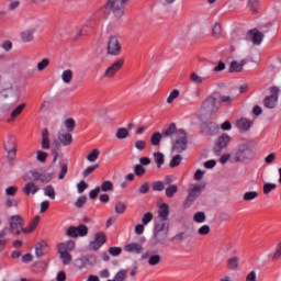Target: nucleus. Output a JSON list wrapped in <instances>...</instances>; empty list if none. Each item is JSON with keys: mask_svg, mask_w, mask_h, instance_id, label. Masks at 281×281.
Segmentation results:
<instances>
[{"mask_svg": "<svg viewBox=\"0 0 281 281\" xmlns=\"http://www.w3.org/2000/svg\"><path fill=\"white\" fill-rule=\"evenodd\" d=\"M178 191H179V188H177V184H170L166 189V196H168V199H172V196H175V194H177Z\"/></svg>", "mask_w": 281, "mask_h": 281, "instance_id": "obj_39", "label": "nucleus"}, {"mask_svg": "<svg viewBox=\"0 0 281 281\" xmlns=\"http://www.w3.org/2000/svg\"><path fill=\"white\" fill-rule=\"evenodd\" d=\"M247 65V60L243 59L241 61H232L229 67L231 74H239L243 71V67Z\"/></svg>", "mask_w": 281, "mask_h": 281, "instance_id": "obj_26", "label": "nucleus"}, {"mask_svg": "<svg viewBox=\"0 0 281 281\" xmlns=\"http://www.w3.org/2000/svg\"><path fill=\"white\" fill-rule=\"evenodd\" d=\"M23 109H25V103H22L18 105L12 112H11V117H18V115H21L23 113Z\"/></svg>", "mask_w": 281, "mask_h": 281, "instance_id": "obj_50", "label": "nucleus"}, {"mask_svg": "<svg viewBox=\"0 0 281 281\" xmlns=\"http://www.w3.org/2000/svg\"><path fill=\"white\" fill-rule=\"evenodd\" d=\"M140 258L142 260H147V265H149V267H157V265H160L161 262V255L153 254L150 250L144 252Z\"/></svg>", "mask_w": 281, "mask_h": 281, "instance_id": "obj_10", "label": "nucleus"}, {"mask_svg": "<svg viewBox=\"0 0 281 281\" xmlns=\"http://www.w3.org/2000/svg\"><path fill=\"white\" fill-rule=\"evenodd\" d=\"M200 236H207L210 234V225H203L198 229Z\"/></svg>", "mask_w": 281, "mask_h": 281, "instance_id": "obj_59", "label": "nucleus"}, {"mask_svg": "<svg viewBox=\"0 0 281 281\" xmlns=\"http://www.w3.org/2000/svg\"><path fill=\"white\" fill-rule=\"evenodd\" d=\"M186 133L183 130H177V125L175 123H171L169 127L166 130L164 137H170L173 140H176L178 137L181 136V134Z\"/></svg>", "mask_w": 281, "mask_h": 281, "instance_id": "obj_17", "label": "nucleus"}, {"mask_svg": "<svg viewBox=\"0 0 281 281\" xmlns=\"http://www.w3.org/2000/svg\"><path fill=\"white\" fill-rule=\"evenodd\" d=\"M226 265H227L228 269H231L232 271L238 270V267H240V257L233 256V257L228 258L226 261Z\"/></svg>", "mask_w": 281, "mask_h": 281, "instance_id": "obj_27", "label": "nucleus"}, {"mask_svg": "<svg viewBox=\"0 0 281 281\" xmlns=\"http://www.w3.org/2000/svg\"><path fill=\"white\" fill-rule=\"evenodd\" d=\"M99 189L101 190V192H113V182L109 180L103 181Z\"/></svg>", "mask_w": 281, "mask_h": 281, "instance_id": "obj_37", "label": "nucleus"}, {"mask_svg": "<svg viewBox=\"0 0 281 281\" xmlns=\"http://www.w3.org/2000/svg\"><path fill=\"white\" fill-rule=\"evenodd\" d=\"M161 137H164V135H161V133H159V132L154 133L150 137L151 146H159L161 144Z\"/></svg>", "mask_w": 281, "mask_h": 281, "instance_id": "obj_35", "label": "nucleus"}, {"mask_svg": "<svg viewBox=\"0 0 281 281\" xmlns=\"http://www.w3.org/2000/svg\"><path fill=\"white\" fill-rule=\"evenodd\" d=\"M170 232V224L165 220H156L154 225V243L156 245H166L168 234Z\"/></svg>", "mask_w": 281, "mask_h": 281, "instance_id": "obj_2", "label": "nucleus"}, {"mask_svg": "<svg viewBox=\"0 0 281 281\" xmlns=\"http://www.w3.org/2000/svg\"><path fill=\"white\" fill-rule=\"evenodd\" d=\"M243 199H244V201H254V200L258 199V192L257 191H248V192L244 193Z\"/></svg>", "mask_w": 281, "mask_h": 281, "instance_id": "obj_45", "label": "nucleus"}, {"mask_svg": "<svg viewBox=\"0 0 281 281\" xmlns=\"http://www.w3.org/2000/svg\"><path fill=\"white\" fill-rule=\"evenodd\" d=\"M150 190V184L148 182H144L139 188H138V192L139 194H148Z\"/></svg>", "mask_w": 281, "mask_h": 281, "instance_id": "obj_57", "label": "nucleus"}, {"mask_svg": "<svg viewBox=\"0 0 281 281\" xmlns=\"http://www.w3.org/2000/svg\"><path fill=\"white\" fill-rule=\"evenodd\" d=\"M229 142H232V136H229L228 134H223L222 136H220L214 148L215 155H221L222 150L227 148Z\"/></svg>", "mask_w": 281, "mask_h": 281, "instance_id": "obj_11", "label": "nucleus"}, {"mask_svg": "<svg viewBox=\"0 0 281 281\" xmlns=\"http://www.w3.org/2000/svg\"><path fill=\"white\" fill-rule=\"evenodd\" d=\"M205 213L204 212H195L194 215H193V221L194 223H203L205 221Z\"/></svg>", "mask_w": 281, "mask_h": 281, "instance_id": "obj_47", "label": "nucleus"}, {"mask_svg": "<svg viewBox=\"0 0 281 281\" xmlns=\"http://www.w3.org/2000/svg\"><path fill=\"white\" fill-rule=\"evenodd\" d=\"M270 91L271 95L265 98L263 105L266 109H276V106H278V93H280V89H278V87H272Z\"/></svg>", "mask_w": 281, "mask_h": 281, "instance_id": "obj_8", "label": "nucleus"}, {"mask_svg": "<svg viewBox=\"0 0 281 281\" xmlns=\"http://www.w3.org/2000/svg\"><path fill=\"white\" fill-rule=\"evenodd\" d=\"M59 254V258L63 262V265H71V254L69 252H58Z\"/></svg>", "mask_w": 281, "mask_h": 281, "instance_id": "obj_41", "label": "nucleus"}, {"mask_svg": "<svg viewBox=\"0 0 281 281\" xmlns=\"http://www.w3.org/2000/svg\"><path fill=\"white\" fill-rule=\"evenodd\" d=\"M104 243H106V236L104 233H97L94 235V239L89 243V249H91V251H98Z\"/></svg>", "mask_w": 281, "mask_h": 281, "instance_id": "obj_12", "label": "nucleus"}, {"mask_svg": "<svg viewBox=\"0 0 281 281\" xmlns=\"http://www.w3.org/2000/svg\"><path fill=\"white\" fill-rule=\"evenodd\" d=\"M134 175L136 177H142L143 175H146V169L142 165H136L134 167Z\"/></svg>", "mask_w": 281, "mask_h": 281, "instance_id": "obj_53", "label": "nucleus"}, {"mask_svg": "<svg viewBox=\"0 0 281 281\" xmlns=\"http://www.w3.org/2000/svg\"><path fill=\"white\" fill-rule=\"evenodd\" d=\"M186 150H188V134L184 132L180 134V137L172 140V153L181 155V153H186Z\"/></svg>", "mask_w": 281, "mask_h": 281, "instance_id": "obj_6", "label": "nucleus"}, {"mask_svg": "<svg viewBox=\"0 0 281 281\" xmlns=\"http://www.w3.org/2000/svg\"><path fill=\"white\" fill-rule=\"evenodd\" d=\"M87 188H89V184H87V182H85V181H80L77 184V192H78V194H82V192H85V190H87Z\"/></svg>", "mask_w": 281, "mask_h": 281, "instance_id": "obj_60", "label": "nucleus"}, {"mask_svg": "<svg viewBox=\"0 0 281 281\" xmlns=\"http://www.w3.org/2000/svg\"><path fill=\"white\" fill-rule=\"evenodd\" d=\"M158 216L159 217L157 221H168V216H170V206H168L166 203H162L159 206Z\"/></svg>", "mask_w": 281, "mask_h": 281, "instance_id": "obj_22", "label": "nucleus"}, {"mask_svg": "<svg viewBox=\"0 0 281 281\" xmlns=\"http://www.w3.org/2000/svg\"><path fill=\"white\" fill-rule=\"evenodd\" d=\"M44 196H47L50 199V201H54L56 199V189H54V186L48 184L43 189Z\"/></svg>", "mask_w": 281, "mask_h": 281, "instance_id": "obj_31", "label": "nucleus"}, {"mask_svg": "<svg viewBox=\"0 0 281 281\" xmlns=\"http://www.w3.org/2000/svg\"><path fill=\"white\" fill-rule=\"evenodd\" d=\"M165 188H166V186H164V182H161V181H156L153 183V190L155 192H164Z\"/></svg>", "mask_w": 281, "mask_h": 281, "instance_id": "obj_56", "label": "nucleus"}, {"mask_svg": "<svg viewBox=\"0 0 281 281\" xmlns=\"http://www.w3.org/2000/svg\"><path fill=\"white\" fill-rule=\"evenodd\" d=\"M276 188H278V184L266 182L263 184V194H270V192H273Z\"/></svg>", "mask_w": 281, "mask_h": 281, "instance_id": "obj_48", "label": "nucleus"}, {"mask_svg": "<svg viewBox=\"0 0 281 281\" xmlns=\"http://www.w3.org/2000/svg\"><path fill=\"white\" fill-rule=\"evenodd\" d=\"M49 67V59L44 58L42 61L37 64V71H43Z\"/></svg>", "mask_w": 281, "mask_h": 281, "instance_id": "obj_55", "label": "nucleus"}, {"mask_svg": "<svg viewBox=\"0 0 281 281\" xmlns=\"http://www.w3.org/2000/svg\"><path fill=\"white\" fill-rule=\"evenodd\" d=\"M212 35L215 38H221V36H223V27L221 26V24L218 22H216L212 29Z\"/></svg>", "mask_w": 281, "mask_h": 281, "instance_id": "obj_36", "label": "nucleus"}, {"mask_svg": "<svg viewBox=\"0 0 281 281\" xmlns=\"http://www.w3.org/2000/svg\"><path fill=\"white\" fill-rule=\"evenodd\" d=\"M38 190H41V188H38V184H36L35 182H27L23 187L22 192H24L26 196H30L31 194L32 195L36 194Z\"/></svg>", "mask_w": 281, "mask_h": 281, "instance_id": "obj_21", "label": "nucleus"}, {"mask_svg": "<svg viewBox=\"0 0 281 281\" xmlns=\"http://www.w3.org/2000/svg\"><path fill=\"white\" fill-rule=\"evenodd\" d=\"M108 251H109L110 256L116 257V256H120V254H122V248H120V247H111V248H109Z\"/></svg>", "mask_w": 281, "mask_h": 281, "instance_id": "obj_62", "label": "nucleus"}, {"mask_svg": "<svg viewBox=\"0 0 281 281\" xmlns=\"http://www.w3.org/2000/svg\"><path fill=\"white\" fill-rule=\"evenodd\" d=\"M45 246H46L45 241H42V243L36 245V247H35V256L37 258H41L44 255L43 247H45Z\"/></svg>", "mask_w": 281, "mask_h": 281, "instance_id": "obj_52", "label": "nucleus"}, {"mask_svg": "<svg viewBox=\"0 0 281 281\" xmlns=\"http://www.w3.org/2000/svg\"><path fill=\"white\" fill-rule=\"evenodd\" d=\"M100 157V149H93L91 153H89L86 157L87 161H90V164H93L98 161V158Z\"/></svg>", "mask_w": 281, "mask_h": 281, "instance_id": "obj_33", "label": "nucleus"}, {"mask_svg": "<svg viewBox=\"0 0 281 281\" xmlns=\"http://www.w3.org/2000/svg\"><path fill=\"white\" fill-rule=\"evenodd\" d=\"M89 234V227L87 225L81 224L79 226H71L67 229V236L71 238L85 237Z\"/></svg>", "mask_w": 281, "mask_h": 281, "instance_id": "obj_9", "label": "nucleus"}, {"mask_svg": "<svg viewBox=\"0 0 281 281\" xmlns=\"http://www.w3.org/2000/svg\"><path fill=\"white\" fill-rule=\"evenodd\" d=\"M128 0H108L104 5L106 14H112L116 21L124 16V3Z\"/></svg>", "mask_w": 281, "mask_h": 281, "instance_id": "obj_4", "label": "nucleus"}, {"mask_svg": "<svg viewBox=\"0 0 281 281\" xmlns=\"http://www.w3.org/2000/svg\"><path fill=\"white\" fill-rule=\"evenodd\" d=\"M42 148L43 150H49V148H52L49 143V131L47 128L42 132Z\"/></svg>", "mask_w": 281, "mask_h": 281, "instance_id": "obj_29", "label": "nucleus"}, {"mask_svg": "<svg viewBox=\"0 0 281 281\" xmlns=\"http://www.w3.org/2000/svg\"><path fill=\"white\" fill-rule=\"evenodd\" d=\"M281 256V244H279L276 252L273 255H269V258H271V260H278V258H280Z\"/></svg>", "mask_w": 281, "mask_h": 281, "instance_id": "obj_64", "label": "nucleus"}, {"mask_svg": "<svg viewBox=\"0 0 281 281\" xmlns=\"http://www.w3.org/2000/svg\"><path fill=\"white\" fill-rule=\"evenodd\" d=\"M58 252L69 254V251H74L76 249V243L74 240H68L57 246Z\"/></svg>", "mask_w": 281, "mask_h": 281, "instance_id": "obj_19", "label": "nucleus"}, {"mask_svg": "<svg viewBox=\"0 0 281 281\" xmlns=\"http://www.w3.org/2000/svg\"><path fill=\"white\" fill-rule=\"evenodd\" d=\"M47 157H48L47 153L41 149L36 151V160L40 161V164H45L47 161Z\"/></svg>", "mask_w": 281, "mask_h": 281, "instance_id": "obj_43", "label": "nucleus"}, {"mask_svg": "<svg viewBox=\"0 0 281 281\" xmlns=\"http://www.w3.org/2000/svg\"><path fill=\"white\" fill-rule=\"evenodd\" d=\"M4 149L8 153L9 162L12 164V161L16 159V143L12 139H9L4 144Z\"/></svg>", "mask_w": 281, "mask_h": 281, "instance_id": "obj_16", "label": "nucleus"}, {"mask_svg": "<svg viewBox=\"0 0 281 281\" xmlns=\"http://www.w3.org/2000/svg\"><path fill=\"white\" fill-rule=\"evenodd\" d=\"M246 281H258V273L252 270L246 276Z\"/></svg>", "mask_w": 281, "mask_h": 281, "instance_id": "obj_63", "label": "nucleus"}, {"mask_svg": "<svg viewBox=\"0 0 281 281\" xmlns=\"http://www.w3.org/2000/svg\"><path fill=\"white\" fill-rule=\"evenodd\" d=\"M201 109L202 111H205L210 114L216 113V111L221 109V103L218 102V99H216V97H207L202 103Z\"/></svg>", "mask_w": 281, "mask_h": 281, "instance_id": "obj_7", "label": "nucleus"}, {"mask_svg": "<svg viewBox=\"0 0 281 281\" xmlns=\"http://www.w3.org/2000/svg\"><path fill=\"white\" fill-rule=\"evenodd\" d=\"M98 168H99V165H94L86 168L82 172L83 179H87V177L90 176L91 172H94L95 170H98Z\"/></svg>", "mask_w": 281, "mask_h": 281, "instance_id": "obj_51", "label": "nucleus"}, {"mask_svg": "<svg viewBox=\"0 0 281 281\" xmlns=\"http://www.w3.org/2000/svg\"><path fill=\"white\" fill-rule=\"evenodd\" d=\"M21 232L27 234V229L23 228V217L21 215H12L9 218V227L5 226L0 231V251L5 249V245L12 240V236H19Z\"/></svg>", "mask_w": 281, "mask_h": 281, "instance_id": "obj_1", "label": "nucleus"}, {"mask_svg": "<svg viewBox=\"0 0 281 281\" xmlns=\"http://www.w3.org/2000/svg\"><path fill=\"white\" fill-rule=\"evenodd\" d=\"M52 154H53V164H56L58 161V157H60V143L58 140H54L52 143Z\"/></svg>", "mask_w": 281, "mask_h": 281, "instance_id": "obj_30", "label": "nucleus"}, {"mask_svg": "<svg viewBox=\"0 0 281 281\" xmlns=\"http://www.w3.org/2000/svg\"><path fill=\"white\" fill-rule=\"evenodd\" d=\"M36 30L27 29L20 34L22 43H32L34 41V34Z\"/></svg>", "mask_w": 281, "mask_h": 281, "instance_id": "obj_23", "label": "nucleus"}, {"mask_svg": "<svg viewBox=\"0 0 281 281\" xmlns=\"http://www.w3.org/2000/svg\"><path fill=\"white\" fill-rule=\"evenodd\" d=\"M131 134L126 127H120L115 133L116 139H126Z\"/></svg>", "mask_w": 281, "mask_h": 281, "instance_id": "obj_34", "label": "nucleus"}, {"mask_svg": "<svg viewBox=\"0 0 281 281\" xmlns=\"http://www.w3.org/2000/svg\"><path fill=\"white\" fill-rule=\"evenodd\" d=\"M61 80L65 85H70L74 80V71L71 69H66L61 72Z\"/></svg>", "mask_w": 281, "mask_h": 281, "instance_id": "obj_32", "label": "nucleus"}, {"mask_svg": "<svg viewBox=\"0 0 281 281\" xmlns=\"http://www.w3.org/2000/svg\"><path fill=\"white\" fill-rule=\"evenodd\" d=\"M55 142H58L60 146H71L74 142V136L69 132H65L64 130H60L57 133V139Z\"/></svg>", "mask_w": 281, "mask_h": 281, "instance_id": "obj_13", "label": "nucleus"}, {"mask_svg": "<svg viewBox=\"0 0 281 281\" xmlns=\"http://www.w3.org/2000/svg\"><path fill=\"white\" fill-rule=\"evenodd\" d=\"M254 125V122L247 119H239L236 121V127L238 131H241L243 133L249 131L251 126Z\"/></svg>", "mask_w": 281, "mask_h": 281, "instance_id": "obj_20", "label": "nucleus"}, {"mask_svg": "<svg viewBox=\"0 0 281 281\" xmlns=\"http://www.w3.org/2000/svg\"><path fill=\"white\" fill-rule=\"evenodd\" d=\"M183 160V157L181 155H176L172 157L171 161L169 162L170 168H177Z\"/></svg>", "mask_w": 281, "mask_h": 281, "instance_id": "obj_46", "label": "nucleus"}, {"mask_svg": "<svg viewBox=\"0 0 281 281\" xmlns=\"http://www.w3.org/2000/svg\"><path fill=\"white\" fill-rule=\"evenodd\" d=\"M263 38L265 35L258 29L250 30L246 35V41H249L254 45H260Z\"/></svg>", "mask_w": 281, "mask_h": 281, "instance_id": "obj_15", "label": "nucleus"}, {"mask_svg": "<svg viewBox=\"0 0 281 281\" xmlns=\"http://www.w3.org/2000/svg\"><path fill=\"white\" fill-rule=\"evenodd\" d=\"M180 91L178 89H175L170 92L169 97L167 98V104H172L179 98Z\"/></svg>", "mask_w": 281, "mask_h": 281, "instance_id": "obj_42", "label": "nucleus"}, {"mask_svg": "<svg viewBox=\"0 0 281 281\" xmlns=\"http://www.w3.org/2000/svg\"><path fill=\"white\" fill-rule=\"evenodd\" d=\"M14 95H15L14 104H16V102H19V97L16 95V90H14V88H7L1 90L0 92V98H4V99L14 98Z\"/></svg>", "mask_w": 281, "mask_h": 281, "instance_id": "obj_28", "label": "nucleus"}, {"mask_svg": "<svg viewBox=\"0 0 281 281\" xmlns=\"http://www.w3.org/2000/svg\"><path fill=\"white\" fill-rule=\"evenodd\" d=\"M151 221H153V213L150 212L145 213L142 217L143 225H148V223H150Z\"/></svg>", "mask_w": 281, "mask_h": 281, "instance_id": "obj_58", "label": "nucleus"}, {"mask_svg": "<svg viewBox=\"0 0 281 281\" xmlns=\"http://www.w3.org/2000/svg\"><path fill=\"white\" fill-rule=\"evenodd\" d=\"M53 175L52 173H42L40 181L41 183H49L52 181Z\"/></svg>", "mask_w": 281, "mask_h": 281, "instance_id": "obj_61", "label": "nucleus"}, {"mask_svg": "<svg viewBox=\"0 0 281 281\" xmlns=\"http://www.w3.org/2000/svg\"><path fill=\"white\" fill-rule=\"evenodd\" d=\"M201 192H203V184H194L183 202V207L186 210H188V207H192L196 199L201 196Z\"/></svg>", "mask_w": 281, "mask_h": 281, "instance_id": "obj_5", "label": "nucleus"}, {"mask_svg": "<svg viewBox=\"0 0 281 281\" xmlns=\"http://www.w3.org/2000/svg\"><path fill=\"white\" fill-rule=\"evenodd\" d=\"M41 222V216L36 215L30 223V232H34L36 227H38V223Z\"/></svg>", "mask_w": 281, "mask_h": 281, "instance_id": "obj_54", "label": "nucleus"}, {"mask_svg": "<svg viewBox=\"0 0 281 281\" xmlns=\"http://www.w3.org/2000/svg\"><path fill=\"white\" fill-rule=\"evenodd\" d=\"M154 159H155V164L158 168H161V166H164L165 156L162 153H155Z\"/></svg>", "mask_w": 281, "mask_h": 281, "instance_id": "obj_40", "label": "nucleus"}, {"mask_svg": "<svg viewBox=\"0 0 281 281\" xmlns=\"http://www.w3.org/2000/svg\"><path fill=\"white\" fill-rule=\"evenodd\" d=\"M65 128H67L68 133H72L74 128H76V121L74 119H67L64 122Z\"/></svg>", "mask_w": 281, "mask_h": 281, "instance_id": "obj_44", "label": "nucleus"}, {"mask_svg": "<svg viewBox=\"0 0 281 281\" xmlns=\"http://www.w3.org/2000/svg\"><path fill=\"white\" fill-rule=\"evenodd\" d=\"M122 52V46L115 36H111L108 42V54L117 56Z\"/></svg>", "mask_w": 281, "mask_h": 281, "instance_id": "obj_14", "label": "nucleus"}, {"mask_svg": "<svg viewBox=\"0 0 281 281\" xmlns=\"http://www.w3.org/2000/svg\"><path fill=\"white\" fill-rule=\"evenodd\" d=\"M190 78H191V82H193L194 85H203V82H205L206 80L205 77H201L196 72H192Z\"/></svg>", "mask_w": 281, "mask_h": 281, "instance_id": "obj_38", "label": "nucleus"}, {"mask_svg": "<svg viewBox=\"0 0 281 281\" xmlns=\"http://www.w3.org/2000/svg\"><path fill=\"white\" fill-rule=\"evenodd\" d=\"M124 250L127 251V254H142L144 251V247L142 244L138 243H132L124 247Z\"/></svg>", "mask_w": 281, "mask_h": 281, "instance_id": "obj_25", "label": "nucleus"}, {"mask_svg": "<svg viewBox=\"0 0 281 281\" xmlns=\"http://www.w3.org/2000/svg\"><path fill=\"white\" fill-rule=\"evenodd\" d=\"M122 65H124V60H122V59H119L115 63H113L104 71L105 78H113V76H115V74H117V71H120V69H122Z\"/></svg>", "mask_w": 281, "mask_h": 281, "instance_id": "obj_18", "label": "nucleus"}, {"mask_svg": "<svg viewBox=\"0 0 281 281\" xmlns=\"http://www.w3.org/2000/svg\"><path fill=\"white\" fill-rule=\"evenodd\" d=\"M67 172H69V164L65 159L59 160V173H58L59 181H63V179L67 177Z\"/></svg>", "mask_w": 281, "mask_h": 281, "instance_id": "obj_24", "label": "nucleus"}, {"mask_svg": "<svg viewBox=\"0 0 281 281\" xmlns=\"http://www.w3.org/2000/svg\"><path fill=\"white\" fill-rule=\"evenodd\" d=\"M251 157H254V149H251L249 143L239 144L232 150V161L235 164H243V161H247V159H251Z\"/></svg>", "mask_w": 281, "mask_h": 281, "instance_id": "obj_3", "label": "nucleus"}, {"mask_svg": "<svg viewBox=\"0 0 281 281\" xmlns=\"http://www.w3.org/2000/svg\"><path fill=\"white\" fill-rule=\"evenodd\" d=\"M114 210L116 214H124L126 212V204L123 202H116Z\"/></svg>", "mask_w": 281, "mask_h": 281, "instance_id": "obj_49", "label": "nucleus"}]
</instances>
